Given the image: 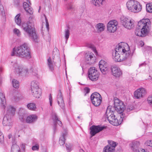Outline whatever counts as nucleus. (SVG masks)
Returning <instances> with one entry per match:
<instances>
[{"label": "nucleus", "mask_w": 152, "mask_h": 152, "mask_svg": "<svg viewBox=\"0 0 152 152\" xmlns=\"http://www.w3.org/2000/svg\"><path fill=\"white\" fill-rule=\"evenodd\" d=\"M138 28L135 31V34L139 37H145L150 31V21L148 19H142L138 22Z\"/></svg>", "instance_id": "1"}, {"label": "nucleus", "mask_w": 152, "mask_h": 152, "mask_svg": "<svg viewBox=\"0 0 152 152\" xmlns=\"http://www.w3.org/2000/svg\"><path fill=\"white\" fill-rule=\"evenodd\" d=\"M12 56H16L29 59L31 57L28 45L26 43L14 48L11 53Z\"/></svg>", "instance_id": "2"}, {"label": "nucleus", "mask_w": 152, "mask_h": 152, "mask_svg": "<svg viewBox=\"0 0 152 152\" xmlns=\"http://www.w3.org/2000/svg\"><path fill=\"white\" fill-rule=\"evenodd\" d=\"M34 21L33 19L30 17L28 21L22 23L21 27L28 34L29 37L36 41L37 39V37L34 27Z\"/></svg>", "instance_id": "3"}, {"label": "nucleus", "mask_w": 152, "mask_h": 152, "mask_svg": "<svg viewBox=\"0 0 152 152\" xmlns=\"http://www.w3.org/2000/svg\"><path fill=\"white\" fill-rule=\"evenodd\" d=\"M114 50L130 59L133 55V53L130 51L129 46L126 43H119Z\"/></svg>", "instance_id": "4"}, {"label": "nucleus", "mask_w": 152, "mask_h": 152, "mask_svg": "<svg viewBox=\"0 0 152 152\" xmlns=\"http://www.w3.org/2000/svg\"><path fill=\"white\" fill-rule=\"evenodd\" d=\"M111 107L109 106L106 110L104 117H106L110 123L114 126H118L121 124V120L122 121L121 118L120 121L115 117V116L114 115V113L113 110H111Z\"/></svg>", "instance_id": "5"}, {"label": "nucleus", "mask_w": 152, "mask_h": 152, "mask_svg": "<svg viewBox=\"0 0 152 152\" xmlns=\"http://www.w3.org/2000/svg\"><path fill=\"white\" fill-rule=\"evenodd\" d=\"M126 7L129 10L134 13L139 12L142 9L141 4L134 0L128 1L126 3Z\"/></svg>", "instance_id": "6"}, {"label": "nucleus", "mask_w": 152, "mask_h": 152, "mask_svg": "<svg viewBox=\"0 0 152 152\" xmlns=\"http://www.w3.org/2000/svg\"><path fill=\"white\" fill-rule=\"evenodd\" d=\"M13 67L16 72L20 75L25 77L29 74L28 69L22 65H18L17 63H15Z\"/></svg>", "instance_id": "7"}, {"label": "nucleus", "mask_w": 152, "mask_h": 152, "mask_svg": "<svg viewBox=\"0 0 152 152\" xmlns=\"http://www.w3.org/2000/svg\"><path fill=\"white\" fill-rule=\"evenodd\" d=\"M112 56L113 58L115 61L121 62L126 60V61H129V63L126 64V65L129 66L130 64V58L125 56H124V55L121 54L118 52H116L115 50L113 52Z\"/></svg>", "instance_id": "8"}, {"label": "nucleus", "mask_w": 152, "mask_h": 152, "mask_svg": "<svg viewBox=\"0 0 152 152\" xmlns=\"http://www.w3.org/2000/svg\"><path fill=\"white\" fill-rule=\"evenodd\" d=\"M91 99L93 104L95 106H98L100 104L102 98L101 95L99 93L96 92L91 95Z\"/></svg>", "instance_id": "9"}, {"label": "nucleus", "mask_w": 152, "mask_h": 152, "mask_svg": "<svg viewBox=\"0 0 152 152\" xmlns=\"http://www.w3.org/2000/svg\"><path fill=\"white\" fill-rule=\"evenodd\" d=\"M88 76L90 80L93 81L96 80L99 77L98 72L96 68L94 67H91L88 70Z\"/></svg>", "instance_id": "10"}, {"label": "nucleus", "mask_w": 152, "mask_h": 152, "mask_svg": "<svg viewBox=\"0 0 152 152\" xmlns=\"http://www.w3.org/2000/svg\"><path fill=\"white\" fill-rule=\"evenodd\" d=\"M120 19L121 23L125 28L130 29L134 27L133 20L128 19L124 16H121Z\"/></svg>", "instance_id": "11"}, {"label": "nucleus", "mask_w": 152, "mask_h": 152, "mask_svg": "<svg viewBox=\"0 0 152 152\" xmlns=\"http://www.w3.org/2000/svg\"><path fill=\"white\" fill-rule=\"evenodd\" d=\"M114 106L115 110L120 113H122L125 108L123 102L117 98H114Z\"/></svg>", "instance_id": "12"}, {"label": "nucleus", "mask_w": 152, "mask_h": 152, "mask_svg": "<svg viewBox=\"0 0 152 152\" xmlns=\"http://www.w3.org/2000/svg\"><path fill=\"white\" fill-rule=\"evenodd\" d=\"M118 24V22L116 20H110L107 25V31L110 33H114L116 30Z\"/></svg>", "instance_id": "13"}, {"label": "nucleus", "mask_w": 152, "mask_h": 152, "mask_svg": "<svg viewBox=\"0 0 152 152\" xmlns=\"http://www.w3.org/2000/svg\"><path fill=\"white\" fill-rule=\"evenodd\" d=\"M105 128V126H92L90 128V134L91 136H94L96 133L100 132Z\"/></svg>", "instance_id": "14"}, {"label": "nucleus", "mask_w": 152, "mask_h": 152, "mask_svg": "<svg viewBox=\"0 0 152 152\" xmlns=\"http://www.w3.org/2000/svg\"><path fill=\"white\" fill-rule=\"evenodd\" d=\"M12 117H10L5 115L3 121V124L4 126L8 127V129H10L12 125V121L11 118Z\"/></svg>", "instance_id": "15"}, {"label": "nucleus", "mask_w": 152, "mask_h": 152, "mask_svg": "<svg viewBox=\"0 0 152 152\" xmlns=\"http://www.w3.org/2000/svg\"><path fill=\"white\" fill-rule=\"evenodd\" d=\"M145 89L143 88H140L137 89L134 92V97L136 99H140L145 94Z\"/></svg>", "instance_id": "16"}, {"label": "nucleus", "mask_w": 152, "mask_h": 152, "mask_svg": "<svg viewBox=\"0 0 152 152\" xmlns=\"http://www.w3.org/2000/svg\"><path fill=\"white\" fill-rule=\"evenodd\" d=\"M112 75L116 77H119L122 75V72L120 68L116 65H113L111 67Z\"/></svg>", "instance_id": "17"}, {"label": "nucleus", "mask_w": 152, "mask_h": 152, "mask_svg": "<svg viewBox=\"0 0 152 152\" xmlns=\"http://www.w3.org/2000/svg\"><path fill=\"white\" fill-rule=\"evenodd\" d=\"M4 109H5L6 115H8L10 117H13L15 114V108L13 106L8 105L6 107V105Z\"/></svg>", "instance_id": "18"}, {"label": "nucleus", "mask_w": 152, "mask_h": 152, "mask_svg": "<svg viewBox=\"0 0 152 152\" xmlns=\"http://www.w3.org/2000/svg\"><path fill=\"white\" fill-rule=\"evenodd\" d=\"M99 67L102 73L105 74L108 69L107 63L104 60H101L99 63Z\"/></svg>", "instance_id": "19"}, {"label": "nucleus", "mask_w": 152, "mask_h": 152, "mask_svg": "<svg viewBox=\"0 0 152 152\" xmlns=\"http://www.w3.org/2000/svg\"><path fill=\"white\" fill-rule=\"evenodd\" d=\"M85 58L88 63L90 64L94 63L95 60V57L94 55L91 52H88L86 54Z\"/></svg>", "instance_id": "20"}, {"label": "nucleus", "mask_w": 152, "mask_h": 152, "mask_svg": "<svg viewBox=\"0 0 152 152\" xmlns=\"http://www.w3.org/2000/svg\"><path fill=\"white\" fill-rule=\"evenodd\" d=\"M27 2H24L23 3V7L26 11L30 15H32L33 13V9L30 6L31 4L29 0H27Z\"/></svg>", "instance_id": "21"}, {"label": "nucleus", "mask_w": 152, "mask_h": 152, "mask_svg": "<svg viewBox=\"0 0 152 152\" xmlns=\"http://www.w3.org/2000/svg\"><path fill=\"white\" fill-rule=\"evenodd\" d=\"M57 102L58 105L61 108L64 109L65 107V104L62 97V94L60 91H59L57 96Z\"/></svg>", "instance_id": "22"}, {"label": "nucleus", "mask_w": 152, "mask_h": 152, "mask_svg": "<svg viewBox=\"0 0 152 152\" xmlns=\"http://www.w3.org/2000/svg\"><path fill=\"white\" fill-rule=\"evenodd\" d=\"M52 119L55 123H57L59 126H61L62 124L61 122L58 119L56 114L55 113H53ZM56 123H55L54 126H53V130L55 132L56 130Z\"/></svg>", "instance_id": "23"}, {"label": "nucleus", "mask_w": 152, "mask_h": 152, "mask_svg": "<svg viewBox=\"0 0 152 152\" xmlns=\"http://www.w3.org/2000/svg\"><path fill=\"white\" fill-rule=\"evenodd\" d=\"M37 119V116L35 115H32L28 116L26 120L27 123H31L36 121Z\"/></svg>", "instance_id": "24"}, {"label": "nucleus", "mask_w": 152, "mask_h": 152, "mask_svg": "<svg viewBox=\"0 0 152 152\" xmlns=\"http://www.w3.org/2000/svg\"><path fill=\"white\" fill-rule=\"evenodd\" d=\"M53 60L50 57L47 60V65L49 69L52 71L54 69L55 63Z\"/></svg>", "instance_id": "25"}, {"label": "nucleus", "mask_w": 152, "mask_h": 152, "mask_svg": "<svg viewBox=\"0 0 152 152\" xmlns=\"http://www.w3.org/2000/svg\"><path fill=\"white\" fill-rule=\"evenodd\" d=\"M31 91L34 97L36 98H39L41 96V91L40 88L31 89Z\"/></svg>", "instance_id": "26"}, {"label": "nucleus", "mask_w": 152, "mask_h": 152, "mask_svg": "<svg viewBox=\"0 0 152 152\" xmlns=\"http://www.w3.org/2000/svg\"><path fill=\"white\" fill-rule=\"evenodd\" d=\"M0 100L2 107L4 108L6 105V100L4 95L2 92H0Z\"/></svg>", "instance_id": "27"}, {"label": "nucleus", "mask_w": 152, "mask_h": 152, "mask_svg": "<svg viewBox=\"0 0 152 152\" xmlns=\"http://www.w3.org/2000/svg\"><path fill=\"white\" fill-rule=\"evenodd\" d=\"M95 27L98 32L99 33L104 30L105 26L104 24L99 23L96 25Z\"/></svg>", "instance_id": "28"}, {"label": "nucleus", "mask_w": 152, "mask_h": 152, "mask_svg": "<svg viewBox=\"0 0 152 152\" xmlns=\"http://www.w3.org/2000/svg\"><path fill=\"white\" fill-rule=\"evenodd\" d=\"M39 83L38 81L35 80H33L31 83V89L39 88Z\"/></svg>", "instance_id": "29"}, {"label": "nucleus", "mask_w": 152, "mask_h": 152, "mask_svg": "<svg viewBox=\"0 0 152 152\" xmlns=\"http://www.w3.org/2000/svg\"><path fill=\"white\" fill-rule=\"evenodd\" d=\"M140 145L139 142L138 141H135L131 143L130 144V146L132 149L134 151H137V149L139 147Z\"/></svg>", "instance_id": "30"}, {"label": "nucleus", "mask_w": 152, "mask_h": 152, "mask_svg": "<svg viewBox=\"0 0 152 152\" xmlns=\"http://www.w3.org/2000/svg\"><path fill=\"white\" fill-rule=\"evenodd\" d=\"M67 132L65 131L60 137L59 140V143L60 145H63L65 143V137L66 136Z\"/></svg>", "instance_id": "31"}, {"label": "nucleus", "mask_w": 152, "mask_h": 152, "mask_svg": "<svg viewBox=\"0 0 152 152\" xmlns=\"http://www.w3.org/2000/svg\"><path fill=\"white\" fill-rule=\"evenodd\" d=\"M59 53L58 50L57 48H54L53 52V59L54 60L55 58H57L59 60H60L59 57Z\"/></svg>", "instance_id": "32"}, {"label": "nucleus", "mask_w": 152, "mask_h": 152, "mask_svg": "<svg viewBox=\"0 0 152 152\" xmlns=\"http://www.w3.org/2000/svg\"><path fill=\"white\" fill-rule=\"evenodd\" d=\"M86 46L88 48L91 49L95 54L96 55H98V53L96 50L95 47L94 45L90 43H86Z\"/></svg>", "instance_id": "33"}, {"label": "nucleus", "mask_w": 152, "mask_h": 152, "mask_svg": "<svg viewBox=\"0 0 152 152\" xmlns=\"http://www.w3.org/2000/svg\"><path fill=\"white\" fill-rule=\"evenodd\" d=\"M11 152H21L19 147L16 144L13 145L11 147Z\"/></svg>", "instance_id": "34"}, {"label": "nucleus", "mask_w": 152, "mask_h": 152, "mask_svg": "<svg viewBox=\"0 0 152 152\" xmlns=\"http://www.w3.org/2000/svg\"><path fill=\"white\" fill-rule=\"evenodd\" d=\"M92 3L96 6H100L102 4L103 0H92Z\"/></svg>", "instance_id": "35"}, {"label": "nucleus", "mask_w": 152, "mask_h": 152, "mask_svg": "<svg viewBox=\"0 0 152 152\" xmlns=\"http://www.w3.org/2000/svg\"><path fill=\"white\" fill-rule=\"evenodd\" d=\"M20 14H18L15 17V21L16 23L19 26H20L21 20L20 17Z\"/></svg>", "instance_id": "36"}, {"label": "nucleus", "mask_w": 152, "mask_h": 152, "mask_svg": "<svg viewBox=\"0 0 152 152\" xmlns=\"http://www.w3.org/2000/svg\"><path fill=\"white\" fill-rule=\"evenodd\" d=\"M115 150L113 147H112L111 148L107 145L104 148L103 152H114Z\"/></svg>", "instance_id": "37"}, {"label": "nucleus", "mask_w": 152, "mask_h": 152, "mask_svg": "<svg viewBox=\"0 0 152 152\" xmlns=\"http://www.w3.org/2000/svg\"><path fill=\"white\" fill-rule=\"evenodd\" d=\"M27 107L28 109L32 110H34L36 109L35 104L32 103H30L27 104Z\"/></svg>", "instance_id": "38"}, {"label": "nucleus", "mask_w": 152, "mask_h": 152, "mask_svg": "<svg viewBox=\"0 0 152 152\" xmlns=\"http://www.w3.org/2000/svg\"><path fill=\"white\" fill-rule=\"evenodd\" d=\"M146 10L147 12L149 13H152V3L146 4Z\"/></svg>", "instance_id": "39"}, {"label": "nucleus", "mask_w": 152, "mask_h": 152, "mask_svg": "<svg viewBox=\"0 0 152 152\" xmlns=\"http://www.w3.org/2000/svg\"><path fill=\"white\" fill-rule=\"evenodd\" d=\"M12 84L14 87L15 88H18L19 84L18 81L15 79H13L12 81Z\"/></svg>", "instance_id": "40"}, {"label": "nucleus", "mask_w": 152, "mask_h": 152, "mask_svg": "<svg viewBox=\"0 0 152 152\" xmlns=\"http://www.w3.org/2000/svg\"><path fill=\"white\" fill-rule=\"evenodd\" d=\"M109 145L107 146L110 147L111 148L113 147L114 148V149L115 150V147L116 146V144L115 142L112 141H108Z\"/></svg>", "instance_id": "41"}, {"label": "nucleus", "mask_w": 152, "mask_h": 152, "mask_svg": "<svg viewBox=\"0 0 152 152\" xmlns=\"http://www.w3.org/2000/svg\"><path fill=\"white\" fill-rule=\"evenodd\" d=\"M70 34L69 31L68 29H65V37L66 39V43L67 39L69 38Z\"/></svg>", "instance_id": "42"}, {"label": "nucleus", "mask_w": 152, "mask_h": 152, "mask_svg": "<svg viewBox=\"0 0 152 152\" xmlns=\"http://www.w3.org/2000/svg\"><path fill=\"white\" fill-rule=\"evenodd\" d=\"M13 32L18 36H20L21 34L20 31L17 28H14L13 30Z\"/></svg>", "instance_id": "43"}, {"label": "nucleus", "mask_w": 152, "mask_h": 152, "mask_svg": "<svg viewBox=\"0 0 152 152\" xmlns=\"http://www.w3.org/2000/svg\"><path fill=\"white\" fill-rule=\"evenodd\" d=\"M147 100L148 104L152 106V95L148 97Z\"/></svg>", "instance_id": "44"}, {"label": "nucleus", "mask_w": 152, "mask_h": 152, "mask_svg": "<svg viewBox=\"0 0 152 152\" xmlns=\"http://www.w3.org/2000/svg\"><path fill=\"white\" fill-rule=\"evenodd\" d=\"M134 109V107L133 106H128L126 108V111L127 112H129L133 110Z\"/></svg>", "instance_id": "45"}, {"label": "nucleus", "mask_w": 152, "mask_h": 152, "mask_svg": "<svg viewBox=\"0 0 152 152\" xmlns=\"http://www.w3.org/2000/svg\"><path fill=\"white\" fill-rule=\"evenodd\" d=\"M0 10L1 11V12L2 13V15L3 16H5V12L4 7L1 5H0Z\"/></svg>", "instance_id": "46"}, {"label": "nucleus", "mask_w": 152, "mask_h": 152, "mask_svg": "<svg viewBox=\"0 0 152 152\" xmlns=\"http://www.w3.org/2000/svg\"><path fill=\"white\" fill-rule=\"evenodd\" d=\"M4 140V135H3L2 133L0 132V142H3Z\"/></svg>", "instance_id": "47"}, {"label": "nucleus", "mask_w": 152, "mask_h": 152, "mask_svg": "<svg viewBox=\"0 0 152 152\" xmlns=\"http://www.w3.org/2000/svg\"><path fill=\"white\" fill-rule=\"evenodd\" d=\"M67 8L68 10L72 11L74 9V7L72 4H69L67 5Z\"/></svg>", "instance_id": "48"}, {"label": "nucleus", "mask_w": 152, "mask_h": 152, "mask_svg": "<svg viewBox=\"0 0 152 152\" xmlns=\"http://www.w3.org/2000/svg\"><path fill=\"white\" fill-rule=\"evenodd\" d=\"M39 145L38 144H37L33 146L32 147V149L33 151L37 150L39 149Z\"/></svg>", "instance_id": "49"}, {"label": "nucleus", "mask_w": 152, "mask_h": 152, "mask_svg": "<svg viewBox=\"0 0 152 152\" xmlns=\"http://www.w3.org/2000/svg\"><path fill=\"white\" fill-rule=\"evenodd\" d=\"M45 18V19L46 22V27L47 29V30L48 31L49 27V24L48 22V20L47 19L45 16V15H44Z\"/></svg>", "instance_id": "50"}, {"label": "nucleus", "mask_w": 152, "mask_h": 152, "mask_svg": "<svg viewBox=\"0 0 152 152\" xmlns=\"http://www.w3.org/2000/svg\"><path fill=\"white\" fill-rule=\"evenodd\" d=\"M146 144L147 145L152 147V140H148L146 142Z\"/></svg>", "instance_id": "51"}, {"label": "nucleus", "mask_w": 152, "mask_h": 152, "mask_svg": "<svg viewBox=\"0 0 152 152\" xmlns=\"http://www.w3.org/2000/svg\"><path fill=\"white\" fill-rule=\"evenodd\" d=\"M66 147L67 150L69 151H70L72 149V146L71 145H69L68 144L66 145Z\"/></svg>", "instance_id": "52"}, {"label": "nucleus", "mask_w": 152, "mask_h": 152, "mask_svg": "<svg viewBox=\"0 0 152 152\" xmlns=\"http://www.w3.org/2000/svg\"><path fill=\"white\" fill-rule=\"evenodd\" d=\"M25 115H20V116L19 118L22 121H25Z\"/></svg>", "instance_id": "53"}, {"label": "nucleus", "mask_w": 152, "mask_h": 152, "mask_svg": "<svg viewBox=\"0 0 152 152\" xmlns=\"http://www.w3.org/2000/svg\"><path fill=\"white\" fill-rule=\"evenodd\" d=\"M49 100L50 103V106H51L52 103V99L51 94H50L49 96Z\"/></svg>", "instance_id": "54"}, {"label": "nucleus", "mask_w": 152, "mask_h": 152, "mask_svg": "<svg viewBox=\"0 0 152 152\" xmlns=\"http://www.w3.org/2000/svg\"><path fill=\"white\" fill-rule=\"evenodd\" d=\"M84 92L86 93V94L90 92V89L88 87H86L84 89Z\"/></svg>", "instance_id": "55"}, {"label": "nucleus", "mask_w": 152, "mask_h": 152, "mask_svg": "<svg viewBox=\"0 0 152 152\" xmlns=\"http://www.w3.org/2000/svg\"><path fill=\"white\" fill-rule=\"evenodd\" d=\"M19 0H14V3L16 5H18L19 4Z\"/></svg>", "instance_id": "56"}, {"label": "nucleus", "mask_w": 152, "mask_h": 152, "mask_svg": "<svg viewBox=\"0 0 152 152\" xmlns=\"http://www.w3.org/2000/svg\"><path fill=\"white\" fill-rule=\"evenodd\" d=\"M33 75H34L37 78H38V77H39V75H38V74L37 73H35L34 74V73H33Z\"/></svg>", "instance_id": "57"}, {"label": "nucleus", "mask_w": 152, "mask_h": 152, "mask_svg": "<svg viewBox=\"0 0 152 152\" xmlns=\"http://www.w3.org/2000/svg\"><path fill=\"white\" fill-rule=\"evenodd\" d=\"M25 145L24 144H23L21 145V147L23 149H24L25 148Z\"/></svg>", "instance_id": "58"}, {"label": "nucleus", "mask_w": 152, "mask_h": 152, "mask_svg": "<svg viewBox=\"0 0 152 152\" xmlns=\"http://www.w3.org/2000/svg\"><path fill=\"white\" fill-rule=\"evenodd\" d=\"M145 63H142V64H139V66L140 67V66H145Z\"/></svg>", "instance_id": "59"}, {"label": "nucleus", "mask_w": 152, "mask_h": 152, "mask_svg": "<svg viewBox=\"0 0 152 152\" xmlns=\"http://www.w3.org/2000/svg\"><path fill=\"white\" fill-rule=\"evenodd\" d=\"M140 45H141V47H142L144 45V43L142 42H141L140 43Z\"/></svg>", "instance_id": "60"}, {"label": "nucleus", "mask_w": 152, "mask_h": 152, "mask_svg": "<svg viewBox=\"0 0 152 152\" xmlns=\"http://www.w3.org/2000/svg\"><path fill=\"white\" fill-rule=\"evenodd\" d=\"M80 152H84L83 150L82 149H81L80 150Z\"/></svg>", "instance_id": "61"}, {"label": "nucleus", "mask_w": 152, "mask_h": 152, "mask_svg": "<svg viewBox=\"0 0 152 152\" xmlns=\"http://www.w3.org/2000/svg\"><path fill=\"white\" fill-rule=\"evenodd\" d=\"M147 48L149 49H151V47H147Z\"/></svg>", "instance_id": "62"}, {"label": "nucleus", "mask_w": 152, "mask_h": 152, "mask_svg": "<svg viewBox=\"0 0 152 152\" xmlns=\"http://www.w3.org/2000/svg\"><path fill=\"white\" fill-rule=\"evenodd\" d=\"M21 110H23L24 111V110L23 109H22V108H20V112Z\"/></svg>", "instance_id": "63"}, {"label": "nucleus", "mask_w": 152, "mask_h": 152, "mask_svg": "<svg viewBox=\"0 0 152 152\" xmlns=\"http://www.w3.org/2000/svg\"><path fill=\"white\" fill-rule=\"evenodd\" d=\"M77 118H80V116H79L77 117Z\"/></svg>", "instance_id": "64"}]
</instances>
